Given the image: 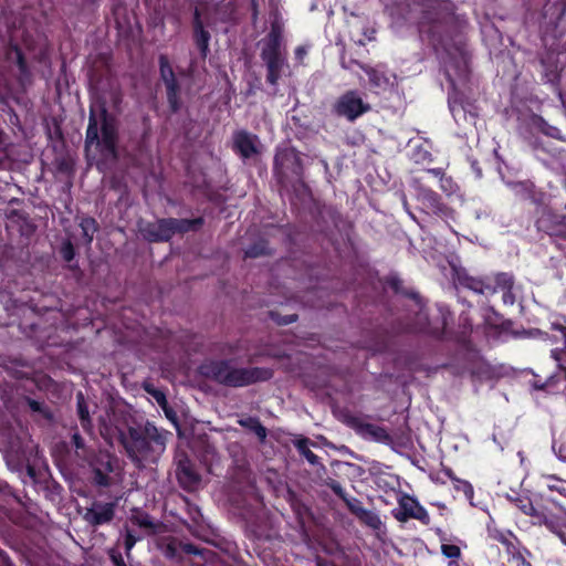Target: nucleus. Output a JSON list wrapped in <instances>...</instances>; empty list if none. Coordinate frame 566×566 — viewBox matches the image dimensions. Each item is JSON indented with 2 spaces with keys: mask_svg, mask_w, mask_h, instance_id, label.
Segmentation results:
<instances>
[{
  "mask_svg": "<svg viewBox=\"0 0 566 566\" xmlns=\"http://www.w3.org/2000/svg\"><path fill=\"white\" fill-rule=\"evenodd\" d=\"M311 440L308 438H301L294 442V447L298 453L304 457L308 463L315 465L318 463V457L310 449Z\"/></svg>",
  "mask_w": 566,
  "mask_h": 566,
  "instance_id": "473e14b6",
  "label": "nucleus"
},
{
  "mask_svg": "<svg viewBox=\"0 0 566 566\" xmlns=\"http://www.w3.org/2000/svg\"><path fill=\"white\" fill-rule=\"evenodd\" d=\"M115 502H93L84 514V520L93 527L111 523L115 517Z\"/></svg>",
  "mask_w": 566,
  "mask_h": 566,
  "instance_id": "dca6fc26",
  "label": "nucleus"
},
{
  "mask_svg": "<svg viewBox=\"0 0 566 566\" xmlns=\"http://www.w3.org/2000/svg\"><path fill=\"white\" fill-rule=\"evenodd\" d=\"M370 109V105L365 103L355 90H349L342 94L334 104V112L349 122L356 120L363 114Z\"/></svg>",
  "mask_w": 566,
  "mask_h": 566,
  "instance_id": "9b49d317",
  "label": "nucleus"
},
{
  "mask_svg": "<svg viewBox=\"0 0 566 566\" xmlns=\"http://www.w3.org/2000/svg\"><path fill=\"white\" fill-rule=\"evenodd\" d=\"M192 40L196 48L199 51V54L202 59H206L210 52L209 45L211 40L210 32L205 28L203 21L201 19V12L198 7L195 8L192 14Z\"/></svg>",
  "mask_w": 566,
  "mask_h": 566,
  "instance_id": "a211bd4d",
  "label": "nucleus"
},
{
  "mask_svg": "<svg viewBox=\"0 0 566 566\" xmlns=\"http://www.w3.org/2000/svg\"><path fill=\"white\" fill-rule=\"evenodd\" d=\"M512 502L516 509L532 518V524H534L536 515L541 514L543 511L537 509L528 496L517 495L516 497L512 499Z\"/></svg>",
  "mask_w": 566,
  "mask_h": 566,
  "instance_id": "c85d7f7f",
  "label": "nucleus"
},
{
  "mask_svg": "<svg viewBox=\"0 0 566 566\" xmlns=\"http://www.w3.org/2000/svg\"><path fill=\"white\" fill-rule=\"evenodd\" d=\"M384 284L387 287H389L395 294H399L407 298L412 300L418 307V311L416 314L420 313V311H424V305H423L420 294L410 287H406L403 285V281L400 279L399 275L394 274V273L387 275L384 279ZM415 316H417V315H415ZM415 318L416 317H413L409 323H411Z\"/></svg>",
  "mask_w": 566,
  "mask_h": 566,
  "instance_id": "4be33fe9",
  "label": "nucleus"
},
{
  "mask_svg": "<svg viewBox=\"0 0 566 566\" xmlns=\"http://www.w3.org/2000/svg\"><path fill=\"white\" fill-rule=\"evenodd\" d=\"M304 166L302 154L294 147L276 148L273 158V176L279 185L285 186L290 179L303 178Z\"/></svg>",
  "mask_w": 566,
  "mask_h": 566,
  "instance_id": "6e6552de",
  "label": "nucleus"
},
{
  "mask_svg": "<svg viewBox=\"0 0 566 566\" xmlns=\"http://www.w3.org/2000/svg\"><path fill=\"white\" fill-rule=\"evenodd\" d=\"M4 55L7 61L12 62L17 65L19 70V81L21 83L30 81L32 76L31 69L29 66V63L22 49L17 42L12 40L9 41L6 48Z\"/></svg>",
  "mask_w": 566,
  "mask_h": 566,
  "instance_id": "412c9836",
  "label": "nucleus"
},
{
  "mask_svg": "<svg viewBox=\"0 0 566 566\" xmlns=\"http://www.w3.org/2000/svg\"><path fill=\"white\" fill-rule=\"evenodd\" d=\"M356 517L361 524L373 528L374 531H380L382 526L379 515L374 511L364 509L363 511H359V514Z\"/></svg>",
  "mask_w": 566,
  "mask_h": 566,
  "instance_id": "2f4dec72",
  "label": "nucleus"
},
{
  "mask_svg": "<svg viewBox=\"0 0 566 566\" xmlns=\"http://www.w3.org/2000/svg\"><path fill=\"white\" fill-rule=\"evenodd\" d=\"M158 64L160 80L163 81L166 87V96L169 109L172 114H176L180 111L182 105L180 98L181 87L179 81L166 54L159 55Z\"/></svg>",
  "mask_w": 566,
  "mask_h": 566,
  "instance_id": "9d476101",
  "label": "nucleus"
},
{
  "mask_svg": "<svg viewBox=\"0 0 566 566\" xmlns=\"http://www.w3.org/2000/svg\"><path fill=\"white\" fill-rule=\"evenodd\" d=\"M142 233L149 242H168L174 237L171 219L163 218L156 222H147L142 228Z\"/></svg>",
  "mask_w": 566,
  "mask_h": 566,
  "instance_id": "6ab92c4d",
  "label": "nucleus"
},
{
  "mask_svg": "<svg viewBox=\"0 0 566 566\" xmlns=\"http://www.w3.org/2000/svg\"><path fill=\"white\" fill-rule=\"evenodd\" d=\"M118 122L111 114L104 98H97L90 106L88 124L84 147L88 151L95 147L101 154L117 157Z\"/></svg>",
  "mask_w": 566,
  "mask_h": 566,
  "instance_id": "f03ea898",
  "label": "nucleus"
},
{
  "mask_svg": "<svg viewBox=\"0 0 566 566\" xmlns=\"http://www.w3.org/2000/svg\"><path fill=\"white\" fill-rule=\"evenodd\" d=\"M449 108L453 116V118L458 122L461 116L465 118V108L462 103H458L457 101H452L449 98Z\"/></svg>",
  "mask_w": 566,
  "mask_h": 566,
  "instance_id": "c03bdc74",
  "label": "nucleus"
},
{
  "mask_svg": "<svg viewBox=\"0 0 566 566\" xmlns=\"http://www.w3.org/2000/svg\"><path fill=\"white\" fill-rule=\"evenodd\" d=\"M538 230L545 232L558 249H565L566 216L548 214L537 221Z\"/></svg>",
  "mask_w": 566,
  "mask_h": 566,
  "instance_id": "2eb2a0df",
  "label": "nucleus"
},
{
  "mask_svg": "<svg viewBox=\"0 0 566 566\" xmlns=\"http://www.w3.org/2000/svg\"><path fill=\"white\" fill-rule=\"evenodd\" d=\"M238 423L253 432L261 441H264L266 438V428L262 424L258 417H247L242 418L238 421Z\"/></svg>",
  "mask_w": 566,
  "mask_h": 566,
  "instance_id": "c756f323",
  "label": "nucleus"
},
{
  "mask_svg": "<svg viewBox=\"0 0 566 566\" xmlns=\"http://www.w3.org/2000/svg\"><path fill=\"white\" fill-rule=\"evenodd\" d=\"M133 522L143 528H148L154 532H156V530H157V524L153 521L151 516L147 513L142 514L139 516H135L133 518Z\"/></svg>",
  "mask_w": 566,
  "mask_h": 566,
  "instance_id": "a19ab883",
  "label": "nucleus"
},
{
  "mask_svg": "<svg viewBox=\"0 0 566 566\" xmlns=\"http://www.w3.org/2000/svg\"><path fill=\"white\" fill-rule=\"evenodd\" d=\"M441 554L449 559H461L462 553L458 545L446 544L441 545Z\"/></svg>",
  "mask_w": 566,
  "mask_h": 566,
  "instance_id": "ea45409f",
  "label": "nucleus"
},
{
  "mask_svg": "<svg viewBox=\"0 0 566 566\" xmlns=\"http://www.w3.org/2000/svg\"><path fill=\"white\" fill-rule=\"evenodd\" d=\"M145 389L147 392L154 396V398L157 400L159 405H165L167 402L165 394L161 392L160 390L150 388L149 386H146Z\"/></svg>",
  "mask_w": 566,
  "mask_h": 566,
  "instance_id": "864d4df0",
  "label": "nucleus"
},
{
  "mask_svg": "<svg viewBox=\"0 0 566 566\" xmlns=\"http://www.w3.org/2000/svg\"><path fill=\"white\" fill-rule=\"evenodd\" d=\"M182 549L187 554H192V555H200L201 554V551L196 545H193L191 543L185 544L182 546Z\"/></svg>",
  "mask_w": 566,
  "mask_h": 566,
  "instance_id": "6e6d98bb",
  "label": "nucleus"
},
{
  "mask_svg": "<svg viewBox=\"0 0 566 566\" xmlns=\"http://www.w3.org/2000/svg\"><path fill=\"white\" fill-rule=\"evenodd\" d=\"M117 439L124 448L128 459L138 469L146 463H157L166 450L171 433L159 429L151 421L127 426L126 430L118 429Z\"/></svg>",
  "mask_w": 566,
  "mask_h": 566,
  "instance_id": "f257e3e1",
  "label": "nucleus"
},
{
  "mask_svg": "<svg viewBox=\"0 0 566 566\" xmlns=\"http://www.w3.org/2000/svg\"><path fill=\"white\" fill-rule=\"evenodd\" d=\"M559 97L562 99L564 107L566 108V87L559 92Z\"/></svg>",
  "mask_w": 566,
  "mask_h": 566,
  "instance_id": "69168bd1",
  "label": "nucleus"
},
{
  "mask_svg": "<svg viewBox=\"0 0 566 566\" xmlns=\"http://www.w3.org/2000/svg\"><path fill=\"white\" fill-rule=\"evenodd\" d=\"M509 563H512L515 566H532L531 562H528L520 551L509 557Z\"/></svg>",
  "mask_w": 566,
  "mask_h": 566,
  "instance_id": "603ef678",
  "label": "nucleus"
},
{
  "mask_svg": "<svg viewBox=\"0 0 566 566\" xmlns=\"http://www.w3.org/2000/svg\"><path fill=\"white\" fill-rule=\"evenodd\" d=\"M176 475L179 485L188 492L197 490L201 481L200 475L195 470V465L188 458L179 460Z\"/></svg>",
  "mask_w": 566,
  "mask_h": 566,
  "instance_id": "aec40b11",
  "label": "nucleus"
},
{
  "mask_svg": "<svg viewBox=\"0 0 566 566\" xmlns=\"http://www.w3.org/2000/svg\"><path fill=\"white\" fill-rule=\"evenodd\" d=\"M201 374L214 382L231 387H247L273 378L274 370L268 367H235L233 359H213L200 367Z\"/></svg>",
  "mask_w": 566,
  "mask_h": 566,
  "instance_id": "20e7f679",
  "label": "nucleus"
},
{
  "mask_svg": "<svg viewBox=\"0 0 566 566\" xmlns=\"http://www.w3.org/2000/svg\"><path fill=\"white\" fill-rule=\"evenodd\" d=\"M453 314L446 305L438 307V315L430 318L426 311H420L411 323H406L401 332L411 334H426L437 339H451L459 344H467L472 333V325L468 316H460V331L453 333L448 328Z\"/></svg>",
  "mask_w": 566,
  "mask_h": 566,
  "instance_id": "7ed1b4c3",
  "label": "nucleus"
},
{
  "mask_svg": "<svg viewBox=\"0 0 566 566\" xmlns=\"http://www.w3.org/2000/svg\"><path fill=\"white\" fill-rule=\"evenodd\" d=\"M251 13L253 21H255L259 15V3L256 0H251Z\"/></svg>",
  "mask_w": 566,
  "mask_h": 566,
  "instance_id": "bf43d9fd",
  "label": "nucleus"
},
{
  "mask_svg": "<svg viewBox=\"0 0 566 566\" xmlns=\"http://www.w3.org/2000/svg\"><path fill=\"white\" fill-rule=\"evenodd\" d=\"M25 401H27V405L29 406V408L33 412L41 415L46 420H52L53 415H52L51 410L43 402L34 400L30 397H27Z\"/></svg>",
  "mask_w": 566,
  "mask_h": 566,
  "instance_id": "f704fd0d",
  "label": "nucleus"
},
{
  "mask_svg": "<svg viewBox=\"0 0 566 566\" xmlns=\"http://www.w3.org/2000/svg\"><path fill=\"white\" fill-rule=\"evenodd\" d=\"M260 57L265 66V81L276 87L290 69L283 38V25L279 20L271 22L270 31L262 41Z\"/></svg>",
  "mask_w": 566,
  "mask_h": 566,
  "instance_id": "423d86ee",
  "label": "nucleus"
},
{
  "mask_svg": "<svg viewBox=\"0 0 566 566\" xmlns=\"http://www.w3.org/2000/svg\"><path fill=\"white\" fill-rule=\"evenodd\" d=\"M417 199L428 213H432L446 221L454 220L455 210L442 201L440 195L429 187H417Z\"/></svg>",
  "mask_w": 566,
  "mask_h": 566,
  "instance_id": "ddd939ff",
  "label": "nucleus"
},
{
  "mask_svg": "<svg viewBox=\"0 0 566 566\" xmlns=\"http://www.w3.org/2000/svg\"><path fill=\"white\" fill-rule=\"evenodd\" d=\"M317 566H337L333 560L318 557L316 560Z\"/></svg>",
  "mask_w": 566,
  "mask_h": 566,
  "instance_id": "680f3d73",
  "label": "nucleus"
},
{
  "mask_svg": "<svg viewBox=\"0 0 566 566\" xmlns=\"http://www.w3.org/2000/svg\"><path fill=\"white\" fill-rule=\"evenodd\" d=\"M534 525H544L549 532L555 534L563 544H566V517L556 516L543 510L541 514L536 515Z\"/></svg>",
  "mask_w": 566,
  "mask_h": 566,
  "instance_id": "b1692460",
  "label": "nucleus"
},
{
  "mask_svg": "<svg viewBox=\"0 0 566 566\" xmlns=\"http://www.w3.org/2000/svg\"><path fill=\"white\" fill-rule=\"evenodd\" d=\"M455 25V17L447 8H432L426 10L419 22V31L428 36L433 46L442 45L452 35Z\"/></svg>",
  "mask_w": 566,
  "mask_h": 566,
  "instance_id": "0eeeda50",
  "label": "nucleus"
},
{
  "mask_svg": "<svg viewBox=\"0 0 566 566\" xmlns=\"http://www.w3.org/2000/svg\"><path fill=\"white\" fill-rule=\"evenodd\" d=\"M6 501H7V502L12 501V502H15V503H18V504H20V503H21L20 499H19L17 495H14V494H10V495H9V497H8Z\"/></svg>",
  "mask_w": 566,
  "mask_h": 566,
  "instance_id": "338daca9",
  "label": "nucleus"
},
{
  "mask_svg": "<svg viewBox=\"0 0 566 566\" xmlns=\"http://www.w3.org/2000/svg\"><path fill=\"white\" fill-rule=\"evenodd\" d=\"M295 59L300 62H302L304 60V57L306 56L307 54V49L303 45H298L295 51Z\"/></svg>",
  "mask_w": 566,
  "mask_h": 566,
  "instance_id": "4d7b16f0",
  "label": "nucleus"
},
{
  "mask_svg": "<svg viewBox=\"0 0 566 566\" xmlns=\"http://www.w3.org/2000/svg\"><path fill=\"white\" fill-rule=\"evenodd\" d=\"M274 250L270 247L269 240L259 238L244 250V259H256L273 255Z\"/></svg>",
  "mask_w": 566,
  "mask_h": 566,
  "instance_id": "bb28decb",
  "label": "nucleus"
},
{
  "mask_svg": "<svg viewBox=\"0 0 566 566\" xmlns=\"http://www.w3.org/2000/svg\"><path fill=\"white\" fill-rule=\"evenodd\" d=\"M347 510L355 516L359 514V511H363L365 507L363 506V503L357 497L347 496L344 501Z\"/></svg>",
  "mask_w": 566,
  "mask_h": 566,
  "instance_id": "37998d69",
  "label": "nucleus"
},
{
  "mask_svg": "<svg viewBox=\"0 0 566 566\" xmlns=\"http://www.w3.org/2000/svg\"><path fill=\"white\" fill-rule=\"evenodd\" d=\"M0 566H14L8 554L0 548Z\"/></svg>",
  "mask_w": 566,
  "mask_h": 566,
  "instance_id": "13d9d810",
  "label": "nucleus"
},
{
  "mask_svg": "<svg viewBox=\"0 0 566 566\" xmlns=\"http://www.w3.org/2000/svg\"><path fill=\"white\" fill-rule=\"evenodd\" d=\"M76 408L81 427L84 431L91 432L93 424L90 416L88 405L82 391L76 394Z\"/></svg>",
  "mask_w": 566,
  "mask_h": 566,
  "instance_id": "cd10ccee",
  "label": "nucleus"
},
{
  "mask_svg": "<svg viewBox=\"0 0 566 566\" xmlns=\"http://www.w3.org/2000/svg\"><path fill=\"white\" fill-rule=\"evenodd\" d=\"M21 449V441L18 437H10L8 446L4 448L6 453H18Z\"/></svg>",
  "mask_w": 566,
  "mask_h": 566,
  "instance_id": "3c124183",
  "label": "nucleus"
},
{
  "mask_svg": "<svg viewBox=\"0 0 566 566\" xmlns=\"http://www.w3.org/2000/svg\"><path fill=\"white\" fill-rule=\"evenodd\" d=\"M328 488L333 491V493L338 496L343 502L346 500L348 494L345 492L342 484L336 480H331V482L327 484Z\"/></svg>",
  "mask_w": 566,
  "mask_h": 566,
  "instance_id": "8fccbe9b",
  "label": "nucleus"
},
{
  "mask_svg": "<svg viewBox=\"0 0 566 566\" xmlns=\"http://www.w3.org/2000/svg\"><path fill=\"white\" fill-rule=\"evenodd\" d=\"M427 174L432 175L436 178H440L442 175H444V170L442 168H431L426 170Z\"/></svg>",
  "mask_w": 566,
  "mask_h": 566,
  "instance_id": "052dcab7",
  "label": "nucleus"
},
{
  "mask_svg": "<svg viewBox=\"0 0 566 566\" xmlns=\"http://www.w3.org/2000/svg\"><path fill=\"white\" fill-rule=\"evenodd\" d=\"M448 566H460V559H450Z\"/></svg>",
  "mask_w": 566,
  "mask_h": 566,
  "instance_id": "774afa93",
  "label": "nucleus"
},
{
  "mask_svg": "<svg viewBox=\"0 0 566 566\" xmlns=\"http://www.w3.org/2000/svg\"><path fill=\"white\" fill-rule=\"evenodd\" d=\"M544 486L547 489L546 494H566V481L558 479L554 475L544 478Z\"/></svg>",
  "mask_w": 566,
  "mask_h": 566,
  "instance_id": "72a5a7b5",
  "label": "nucleus"
},
{
  "mask_svg": "<svg viewBox=\"0 0 566 566\" xmlns=\"http://www.w3.org/2000/svg\"><path fill=\"white\" fill-rule=\"evenodd\" d=\"M392 516L401 523L411 518L419 521L423 525L430 524V515L419 501L408 494H402L398 500V506L391 511Z\"/></svg>",
  "mask_w": 566,
  "mask_h": 566,
  "instance_id": "f8f14e48",
  "label": "nucleus"
},
{
  "mask_svg": "<svg viewBox=\"0 0 566 566\" xmlns=\"http://www.w3.org/2000/svg\"><path fill=\"white\" fill-rule=\"evenodd\" d=\"M87 464L93 473V483L97 486L108 488L113 483L111 473L115 470L117 459L108 451H91L86 455Z\"/></svg>",
  "mask_w": 566,
  "mask_h": 566,
  "instance_id": "1a4fd4ad",
  "label": "nucleus"
},
{
  "mask_svg": "<svg viewBox=\"0 0 566 566\" xmlns=\"http://www.w3.org/2000/svg\"><path fill=\"white\" fill-rule=\"evenodd\" d=\"M489 537L501 543L510 557L520 551V541L512 531L489 528Z\"/></svg>",
  "mask_w": 566,
  "mask_h": 566,
  "instance_id": "393cba45",
  "label": "nucleus"
},
{
  "mask_svg": "<svg viewBox=\"0 0 566 566\" xmlns=\"http://www.w3.org/2000/svg\"><path fill=\"white\" fill-rule=\"evenodd\" d=\"M439 187L447 196H452L459 190L458 184L451 176H447L446 174L439 178Z\"/></svg>",
  "mask_w": 566,
  "mask_h": 566,
  "instance_id": "c9c22d12",
  "label": "nucleus"
},
{
  "mask_svg": "<svg viewBox=\"0 0 566 566\" xmlns=\"http://www.w3.org/2000/svg\"><path fill=\"white\" fill-rule=\"evenodd\" d=\"M453 488L458 492H462L467 500L472 501L474 497V490L472 484L467 480H455Z\"/></svg>",
  "mask_w": 566,
  "mask_h": 566,
  "instance_id": "58836bf2",
  "label": "nucleus"
},
{
  "mask_svg": "<svg viewBox=\"0 0 566 566\" xmlns=\"http://www.w3.org/2000/svg\"><path fill=\"white\" fill-rule=\"evenodd\" d=\"M353 64L359 66L366 73L369 86L373 90H386L390 85V74L384 66H369L353 59L347 61L342 56L340 65L344 70H352Z\"/></svg>",
  "mask_w": 566,
  "mask_h": 566,
  "instance_id": "4468645a",
  "label": "nucleus"
},
{
  "mask_svg": "<svg viewBox=\"0 0 566 566\" xmlns=\"http://www.w3.org/2000/svg\"><path fill=\"white\" fill-rule=\"evenodd\" d=\"M107 556L114 566H127L120 551L117 547L108 548Z\"/></svg>",
  "mask_w": 566,
  "mask_h": 566,
  "instance_id": "a18cd8bd",
  "label": "nucleus"
},
{
  "mask_svg": "<svg viewBox=\"0 0 566 566\" xmlns=\"http://www.w3.org/2000/svg\"><path fill=\"white\" fill-rule=\"evenodd\" d=\"M270 318L280 326H285L297 321L298 316L295 313L282 315L277 311L269 312Z\"/></svg>",
  "mask_w": 566,
  "mask_h": 566,
  "instance_id": "e433bc0d",
  "label": "nucleus"
},
{
  "mask_svg": "<svg viewBox=\"0 0 566 566\" xmlns=\"http://www.w3.org/2000/svg\"><path fill=\"white\" fill-rule=\"evenodd\" d=\"M82 235L86 245H91L94 234L99 230L97 221L92 217L82 218L80 222Z\"/></svg>",
  "mask_w": 566,
  "mask_h": 566,
  "instance_id": "7c9ffc66",
  "label": "nucleus"
},
{
  "mask_svg": "<svg viewBox=\"0 0 566 566\" xmlns=\"http://www.w3.org/2000/svg\"><path fill=\"white\" fill-rule=\"evenodd\" d=\"M537 127L539 130L552 138L562 139L560 129L548 124L543 117H538Z\"/></svg>",
  "mask_w": 566,
  "mask_h": 566,
  "instance_id": "4c0bfd02",
  "label": "nucleus"
},
{
  "mask_svg": "<svg viewBox=\"0 0 566 566\" xmlns=\"http://www.w3.org/2000/svg\"><path fill=\"white\" fill-rule=\"evenodd\" d=\"M61 255L64 261L71 262L75 258V249L71 241L63 242L61 247Z\"/></svg>",
  "mask_w": 566,
  "mask_h": 566,
  "instance_id": "49530a36",
  "label": "nucleus"
},
{
  "mask_svg": "<svg viewBox=\"0 0 566 566\" xmlns=\"http://www.w3.org/2000/svg\"><path fill=\"white\" fill-rule=\"evenodd\" d=\"M138 539L139 537H137L133 531L126 530L124 535V549L128 558L130 557L132 549L134 548Z\"/></svg>",
  "mask_w": 566,
  "mask_h": 566,
  "instance_id": "79ce46f5",
  "label": "nucleus"
},
{
  "mask_svg": "<svg viewBox=\"0 0 566 566\" xmlns=\"http://www.w3.org/2000/svg\"><path fill=\"white\" fill-rule=\"evenodd\" d=\"M258 137L248 133L247 130H238L233 134V151L237 153L242 159H250L252 156L259 154L256 146Z\"/></svg>",
  "mask_w": 566,
  "mask_h": 566,
  "instance_id": "5701e85b",
  "label": "nucleus"
},
{
  "mask_svg": "<svg viewBox=\"0 0 566 566\" xmlns=\"http://www.w3.org/2000/svg\"><path fill=\"white\" fill-rule=\"evenodd\" d=\"M441 472L452 482L454 483L455 480H459L460 478H458L454 473V471L449 468V467H444L442 465V469H441Z\"/></svg>",
  "mask_w": 566,
  "mask_h": 566,
  "instance_id": "5fc2aeb1",
  "label": "nucleus"
},
{
  "mask_svg": "<svg viewBox=\"0 0 566 566\" xmlns=\"http://www.w3.org/2000/svg\"><path fill=\"white\" fill-rule=\"evenodd\" d=\"M1 496H6V494H1L0 493V497ZM0 513L4 514L6 516H8L9 518H11V515H10V512L9 510L7 509V506L4 504H1L0 503Z\"/></svg>",
  "mask_w": 566,
  "mask_h": 566,
  "instance_id": "0e129e2a",
  "label": "nucleus"
},
{
  "mask_svg": "<svg viewBox=\"0 0 566 566\" xmlns=\"http://www.w3.org/2000/svg\"><path fill=\"white\" fill-rule=\"evenodd\" d=\"M347 424L365 438L368 437L374 441L386 444L391 442V437L384 427L370 422H364L358 417H349L347 419Z\"/></svg>",
  "mask_w": 566,
  "mask_h": 566,
  "instance_id": "f3484780",
  "label": "nucleus"
},
{
  "mask_svg": "<svg viewBox=\"0 0 566 566\" xmlns=\"http://www.w3.org/2000/svg\"><path fill=\"white\" fill-rule=\"evenodd\" d=\"M112 98L114 106H117L122 102V95L119 91L114 92Z\"/></svg>",
  "mask_w": 566,
  "mask_h": 566,
  "instance_id": "e2e57ef3",
  "label": "nucleus"
},
{
  "mask_svg": "<svg viewBox=\"0 0 566 566\" xmlns=\"http://www.w3.org/2000/svg\"><path fill=\"white\" fill-rule=\"evenodd\" d=\"M170 219H171L174 235L176 233L185 234L187 232H197L205 224L203 217H197L193 219H177V218H170Z\"/></svg>",
  "mask_w": 566,
  "mask_h": 566,
  "instance_id": "a878e982",
  "label": "nucleus"
},
{
  "mask_svg": "<svg viewBox=\"0 0 566 566\" xmlns=\"http://www.w3.org/2000/svg\"><path fill=\"white\" fill-rule=\"evenodd\" d=\"M72 444L75 447L76 453L80 455V451H82L83 455H87V450L85 447V441L78 432L72 434Z\"/></svg>",
  "mask_w": 566,
  "mask_h": 566,
  "instance_id": "de8ad7c7",
  "label": "nucleus"
},
{
  "mask_svg": "<svg viewBox=\"0 0 566 566\" xmlns=\"http://www.w3.org/2000/svg\"><path fill=\"white\" fill-rule=\"evenodd\" d=\"M452 277L457 290L471 291L485 297L502 292V298L505 304L513 305L515 302L513 293L514 276L511 273L496 272L493 274L473 275L464 268H454Z\"/></svg>",
  "mask_w": 566,
  "mask_h": 566,
  "instance_id": "39448f33",
  "label": "nucleus"
},
{
  "mask_svg": "<svg viewBox=\"0 0 566 566\" xmlns=\"http://www.w3.org/2000/svg\"><path fill=\"white\" fill-rule=\"evenodd\" d=\"M554 449L557 448V454L563 460L566 461V432H563L559 437L558 441L554 442Z\"/></svg>",
  "mask_w": 566,
  "mask_h": 566,
  "instance_id": "09e8293b",
  "label": "nucleus"
}]
</instances>
